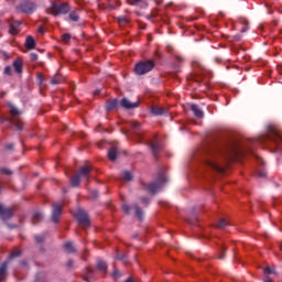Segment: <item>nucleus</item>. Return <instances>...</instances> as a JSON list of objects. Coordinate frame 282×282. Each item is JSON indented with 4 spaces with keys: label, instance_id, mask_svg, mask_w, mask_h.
<instances>
[{
    "label": "nucleus",
    "instance_id": "1",
    "mask_svg": "<svg viewBox=\"0 0 282 282\" xmlns=\"http://www.w3.org/2000/svg\"><path fill=\"white\" fill-rule=\"evenodd\" d=\"M257 142L259 144H273L276 151H282V137L279 134V131L271 129L267 135L260 137L257 140H249L245 145L234 141L223 149L209 150L205 154L204 164L207 169H212V171L224 173L225 169L220 165L221 160L225 164H230V162H235L238 158L252 153V147Z\"/></svg>",
    "mask_w": 282,
    "mask_h": 282
},
{
    "label": "nucleus",
    "instance_id": "2",
    "mask_svg": "<svg viewBox=\"0 0 282 282\" xmlns=\"http://www.w3.org/2000/svg\"><path fill=\"white\" fill-rule=\"evenodd\" d=\"M11 117H0V122H7L8 127H14L15 131H23V121L18 116H21V110L15 105L9 104Z\"/></svg>",
    "mask_w": 282,
    "mask_h": 282
},
{
    "label": "nucleus",
    "instance_id": "3",
    "mask_svg": "<svg viewBox=\"0 0 282 282\" xmlns=\"http://www.w3.org/2000/svg\"><path fill=\"white\" fill-rule=\"evenodd\" d=\"M70 10L72 8L67 2L57 3L52 1L50 8L46 9V12L53 17H61V14H68Z\"/></svg>",
    "mask_w": 282,
    "mask_h": 282
},
{
    "label": "nucleus",
    "instance_id": "4",
    "mask_svg": "<svg viewBox=\"0 0 282 282\" xmlns=\"http://www.w3.org/2000/svg\"><path fill=\"white\" fill-rule=\"evenodd\" d=\"M155 67V61L148 59V61H140L134 66V74L137 76H144V74H149Z\"/></svg>",
    "mask_w": 282,
    "mask_h": 282
},
{
    "label": "nucleus",
    "instance_id": "5",
    "mask_svg": "<svg viewBox=\"0 0 282 282\" xmlns=\"http://www.w3.org/2000/svg\"><path fill=\"white\" fill-rule=\"evenodd\" d=\"M166 182H169L166 175L160 173L156 181L148 184L147 188L149 193H151V195H156L160 188H162V186H164Z\"/></svg>",
    "mask_w": 282,
    "mask_h": 282
},
{
    "label": "nucleus",
    "instance_id": "6",
    "mask_svg": "<svg viewBox=\"0 0 282 282\" xmlns=\"http://www.w3.org/2000/svg\"><path fill=\"white\" fill-rule=\"evenodd\" d=\"M75 217L83 228H89V226H91V220H89V214H87V212L78 209Z\"/></svg>",
    "mask_w": 282,
    "mask_h": 282
},
{
    "label": "nucleus",
    "instance_id": "7",
    "mask_svg": "<svg viewBox=\"0 0 282 282\" xmlns=\"http://www.w3.org/2000/svg\"><path fill=\"white\" fill-rule=\"evenodd\" d=\"M18 10L24 14H32L36 10V4L30 0H24L19 4Z\"/></svg>",
    "mask_w": 282,
    "mask_h": 282
},
{
    "label": "nucleus",
    "instance_id": "8",
    "mask_svg": "<svg viewBox=\"0 0 282 282\" xmlns=\"http://www.w3.org/2000/svg\"><path fill=\"white\" fill-rule=\"evenodd\" d=\"M131 131L130 134L133 135V138H138V140H142L144 138V132L140 131L142 129V124L138 121L130 122Z\"/></svg>",
    "mask_w": 282,
    "mask_h": 282
},
{
    "label": "nucleus",
    "instance_id": "9",
    "mask_svg": "<svg viewBox=\"0 0 282 282\" xmlns=\"http://www.w3.org/2000/svg\"><path fill=\"white\" fill-rule=\"evenodd\" d=\"M77 175L82 178V182H89V178L91 177V166L85 165L80 167Z\"/></svg>",
    "mask_w": 282,
    "mask_h": 282
},
{
    "label": "nucleus",
    "instance_id": "10",
    "mask_svg": "<svg viewBox=\"0 0 282 282\" xmlns=\"http://www.w3.org/2000/svg\"><path fill=\"white\" fill-rule=\"evenodd\" d=\"M63 214V205L58 203H53V210H52V221L53 224H58V218Z\"/></svg>",
    "mask_w": 282,
    "mask_h": 282
},
{
    "label": "nucleus",
    "instance_id": "11",
    "mask_svg": "<svg viewBox=\"0 0 282 282\" xmlns=\"http://www.w3.org/2000/svg\"><path fill=\"white\" fill-rule=\"evenodd\" d=\"M120 106L123 107V109H137V107H140V102H131L129 99L123 98L120 101Z\"/></svg>",
    "mask_w": 282,
    "mask_h": 282
},
{
    "label": "nucleus",
    "instance_id": "12",
    "mask_svg": "<svg viewBox=\"0 0 282 282\" xmlns=\"http://www.w3.org/2000/svg\"><path fill=\"white\" fill-rule=\"evenodd\" d=\"M21 32V21H15L9 25V34L17 36Z\"/></svg>",
    "mask_w": 282,
    "mask_h": 282
},
{
    "label": "nucleus",
    "instance_id": "13",
    "mask_svg": "<svg viewBox=\"0 0 282 282\" xmlns=\"http://www.w3.org/2000/svg\"><path fill=\"white\" fill-rule=\"evenodd\" d=\"M8 261H4L0 265V282H6V278L8 276Z\"/></svg>",
    "mask_w": 282,
    "mask_h": 282
},
{
    "label": "nucleus",
    "instance_id": "14",
    "mask_svg": "<svg viewBox=\"0 0 282 282\" xmlns=\"http://www.w3.org/2000/svg\"><path fill=\"white\" fill-rule=\"evenodd\" d=\"M0 215H1L2 219H10V218H12V216H13L14 214L12 213V209H10V208H4V207L1 205Z\"/></svg>",
    "mask_w": 282,
    "mask_h": 282
},
{
    "label": "nucleus",
    "instance_id": "15",
    "mask_svg": "<svg viewBox=\"0 0 282 282\" xmlns=\"http://www.w3.org/2000/svg\"><path fill=\"white\" fill-rule=\"evenodd\" d=\"M191 111H193L196 118H204V111L196 104L191 105Z\"/></svg>",
    "mask_w": 282,
    "mask_h": 282
},
{
    "label": "nucleus",
    "instance_id": "16",
    "mask_svg": "<svg viewBox=\"0 0 282 282\" xmlns=\"http://www.w3.org/2000/svg\"><path fill=\"white\" fill-rule=\"evenodd\" d=\"M151 113L153 116H164L167 113L166 109L163 107H152L151 108Z\"/></svg>",
    "mask_w": 282,
    "mask_h": 282
},
{
    "label": "nucleus",
    "instance_id": "17",
    "mask_svg": "<svg viewBox=\"0 0 282 282\" xmlns=\"http://www.w3.org/2000/svg\"><path fill=\"white\" fill-rule=\"evenodd\" d=\"M108 158L111 162H116V160H118V148H110V150L108 151Z\"/></svg>",
    "mask_w": 282,
    "mask_h": 282
},
{
    "label": "nucleus",
    "instance_id": "18",
    "mask_svg": "<svg viewBox=\"0 0 282 282\" xmlns=\"http://www.w3.org/2000/svg\"><path fill=\"white\" fill-rule=\"evenodd\" d=\"M150 149L152 151L153 158H158V153L162 151V145H160V143H150Z\"/></svg>",
    "mask_w": 282,
    "mask_h": 282
},
{
    "label": "nucleus",
    "instance_id": "19",
    "mask_svg": "<svg viewBox=\"0 0 282 282\" xmlns=\"http://www.w3.org/2000/svg\"><path fill=\"white\" fill-rule=\"evenodd\" d=\"M25 47L26 50H34V47H36V42H34V37H32V35L26 36Z\"/></svg>",
    "mask_w": 282,
    "mask_h": 282
},
{
    "label": "nucleus",
    "instance_id": "20",
    "mask_svg": "<svg viewBox=\"0 0 282 282\" xmlns=\"http://www.w3.org/2000/svg\"><path fill=\"white\" fill-rule=\"evenodd\" d=\"M68 19L74 23H78L80 21V15L78 14V9L69 12Z\"/></svg>",
    "mask_w": 282,
    "mask_h": 282
},
{
    "label": "nucleus",
    "instance_id": "21",
    "mask_svg": "<svg viewBox=\"0 0 282 282\" xmlns=\"http://www.w3.org/2000/svg\"><path fill=\"white\" fill-rule=\"evenodd\" d=\"M13 68L17 72V74L23 73V62L21 59H15L13 62Z\"/></svg>",
    "mask_w": 282,
    "mask_h": 282
},
{
    "label": "nucleus",
    "instance_id": "22",
    "mask_svg": "<svg viewBox=\"0 0 282 282\" xmlns=\"http://www.w3.org/2000/svg\"><path fill=\"white\" fill-rule=\"evenodd\" d=\"M118 105H120L118 99H112L107 102L106 109H107V111H112V109H118Z\"/></svg>",
    "mask_w": 282,
    "mask_h": 282
},
{
    "label": "nucleus",
    "instance_id": "23",
    "mask_svg": "<svg viewBox=\"0 0 282 282\" xmlns=\"http://www.w3.org/2000/svg\"><path fill=\"white\" fill-rule=\"evenodd\" d=\"M134 214L135 217H138L139 221H142L144 219V212L138 204H134Z\"/></svg>",
    "mask_w": 282,
    "mask_h": 282
},
{
    "label": "nucleus",
    "instance_id": "24",
    "mask_svg": "<svg viewBox=\"0 0 282 282\" xmlns=\"http://www.w3.org/2000/svg\"><path fill=\"white\" fill-rule=\"evenodd\" d=\"M83 180L80 178V176L78 174H75L72 178H70V185L74 188H78V186H80V182Z\"/></svg>",
    "mask_w": 282,
    "mask_h": 282
},
{
    "label": "nucleus",
    "instance_id": "25",
    "mask_svg": "<svg viewBox=\"0 0 282 282\" xmlns=\"http://www.w3.org/2000/svg\"><path fill=\"white\" fill-rule=\"evenodd\" d=\"M91 279H94V270L87 268L84 275V281L89 282Z\"/></svg>",
    "mask_w": 282,
    "mask_h": 282
},
{
    "label": "nucleus",
    "instance_id": "26",
    "mask_svg": "<svg viewBox=\"0 0 282 282\" xmlns=\"http://www.w3.org/2000/svg\"><path fill=\"white\" fill-rule=\"evenodd\" d=\"M65 250H67V252H69L70 254H74V252H76V248L74 247L73 242H66L64 245Z\"/></svg>",
    "mask_w": 282,
    "mask_h": 282
},
{
    "label": "nucleus",
    "instance_id": "27",
    "mask_svg": "<svg viewBox=\"0 0 282 282\" xmlns=\"http://www.w3.org/2000/svg\"><path fill=\"white\" fill-rule=\"evenodd\" d=\"M97 270H99L100 272H107V262L99 260L97 262Z\"/></svg>",
    "mask_w": 282,
    "mask_h": 282
},
{
    "label": "nucleus",
    "instance_id": "28",
    "mask_svg": "<svg viewBox=\"0 0 282 282\" xmlns=\"http://www.w3.org/2000/svg\"><path fill=\"white\" fill-rule=\"evenodd\" d=\"M121 176L126 182H131V180H133V174L129 171L122 172Z\"/></svg>",
    "mask_w": 282,
    "mask_h": 282
},
{
    "label": "nucleus",
    "instance_id": "29",
    "mask_svg": "<svg viewBox=\"0 0 282 282\" xmlns=\"http://www.w3.org/2000/svg\"><path fill=\"white\" fill-rule=\"evenodd\" d=\"M118 23L121 26L129 25V20L127 19V17H119L118 18Z\"/></svg>",
    "mask_w": 282,
    "mask_h": 282
},
{
    "label": "nucleus",
    "instance_id": "30",
    "mask_svg": "<svg viewBox=\"0 0 282 282\" xmlns=\"http://www.w3.org/2000/svg\"><path fill=\"white\" fill-rule=\"evenodd\" d=\"M226 226H228V221H226V219H220L217 223L216 228L221 229V228H226Z\"/></svg>",
    "mask_w": 282,
    "mask_h": 282
},
{
    "label": "nucleus",
    "instance_id": "31",
    "mask_svg": "<svg viewBox=\"0 0 282 282\" xmlns=\"http://www.w3.org/2000/svg\"><path fill=\"white\" fill-rule=\"evenodd\" d=\"M70 40H72V35H70L69 33H64V34L62 35V41H63L64 43H69Z\"/></svg>",
    "mask_w": 282,
    "mask_h": 282
},
{
    "label": "nucleus",
    "instance_id": "32",
    "mask_svg": "<svg viewBox=\"0 0 282 282\" xmlns=\"http://www.w3.org/2000/svg\"><path fill=\"white\" fill-rule=\"evenodd\" d=\"M122 210L126 215H131V206L123 204L122 205Z\"/></svg>",
    "mask_w": 282,
    "mask_h": 282
},
{
    "label": "nucleus",
    "instance_id": "33",
    "mask_svg": "<svg viewBox=\"0 0 282 282\" xmlns=\"http://www.w3.org/2000/svg\"><path fill=\"white\" fill-rule=\"evenodd\" d=\"M43 219V214L41 213H35L33 215V221H41Z\"/></svg>",
    "mask_w": 282,
    "mask_h": 282
},
{
    "label": "nucleus",
    "instance_id": "34",
    "mask_svg": "<svg viewBox=\"0 0 282 282\" xmlns=\"http://www.w3.org/2000/svg\"><path fill=\"white\" fill-rule=\"evenodd\" d=\"M0 173L3 175H12V171L8 170V167H0Z\"/></svg>",
    "mask_w": 282,
    "mask_h": 282
},
{
    "label": "nucleus",
    "instance_id": "35",
    "mask_svg": "<svg viewBox=\"0 0 282 282\" xmlns=\"http://www.w3.org/2000/svg\"><path fill=\"white\" fill-rule=\"evenodd\" d=\"M141 203L143 204V206H149V204H151V199H149V197L143 196L141 197Z\"/></svg>",
    "mask_w": 282,
    "mask_h": 282
},
{
    "label": "nucleus",
    "instance_id": "36",
    "mask_svg": "<svg viewBox=\"0 0 282 282\" xmlns=\"http://www.w3.org/2000/svg\"><path fill=\"white\" fill-rule=\"evenodd\" d=\"M34 240L36 243H43L45 241V236H35Z\"/></svg>",
    "mask_w": 282,
    "mask_h": 282
},
{
    "label": "nucleus",
    "instance_id": "37",
    "mask_svg": "<svg viewBox=\"0 0 282 282\" xmlns=\"http://www.w3.org/2000/svg\"><path fill=\"white\" fill-rule=\"evenodd\" d=\"M21 256V251L20 250H14L11 252L10 254V259H17V257Z\"/></svg>",
    "mask_w": 282,
    "mask_h": 282
},
{
    "label": "nucleus",
    "instance_id": "38",
    "mask_svg": "<svg viewBox=\"0 0 282 282\" xmlns=\"http://www.w3.org/2000/svg\"><path fill=\"white\" fill-rule=\"evenodd\" d=\"M52 85H58L61 83V77L59 76H54L51 79Z\"/></svg>",
    "mask_w": 282,
    "mask_h": 282
},
{
    "label": "nucleus",
    "instance_id": "39",
    "mask_svg": "<svg viewBox=\"0 0 282 282\" xmlns=\"http://www.w3.org/2000/svg\"><path fill=\"white\" fill-rule=\"evenodd\" d=\"M257 175L258 177H265L268 175V172H265V170H258Z\"/></svg>",
    "mask_w": 282,
    "mask_h": 282
},
{
    "label": "nucleus",
    "instance_id": "40",
    "mask_svg": "<svg viewBox=\"0 0 282 282\" xmlns=\"http://www.w3.org/2000/svg\"><path fill=\"white\" fill-rule=\"evenodd\" d=\"M4 74H6L7 76H12V67H11V66L4 67Z\"/></svg>",
    "mask_w": 282,
    "mask_h": 282
},
{
    "label": "nucleus",
    "instance_id": "41",
    "mask_svg": "<svg viewBox=\"0 0 282 282\" xmlns=\"http://www.w3.org/2000/svg\"><path fill=\"white\" fill-rule=\"evenodd\" d=\"M264 274H276V272L273 269H271L270 267H267L264 269Z\"/></svg>",
    "mask_w": 282,
    "mask_h": 282
},
{
    "label": "nucleus",
    "instance_id": "42",
    "mask_svg": "<svg viewBox=\"0 0 282 282\" xmlns=\"http://www.w3.org/2000/svg\"><path fill=\"white\" fill-rule=\"evenodd\" d=\"M30 58H31V61H33V62L39 61V54H36V53H31V54H30Z\"/></svg>",
    "mask_w": 282,
    "mask_h": 282
},
{
    "label": "nucleus",
    "instance_id": "43",
    "mask_svg": "<svg viewBox=\"0 0 282 282\" xmlns=\"http://www.w3.org/2000/svg\"><path fill=\"white\" fill-rule=\"evenodd\" d=\"M193 67H194V69L197 67H199V69H203V70L205 69L204 66L199 62H194Z\"/></svg>",
    "mask_w": 282,
    "mask_h": 282
},
{
    "label": "nucleus",
    "instance_id": "44",
    "mask_svg": "<svg viewBox=\"0 0 282 282\" xmlns=\"http://www.w3.org/2000/svg\"><path fill=\"white\" fill-rule=\"evenodd\" d=\"M112 276L115 279H120L121 274H120V271L118 269H115L113 273H112Z\"/></svg>",
    "mask_w": 282,
    "mask_h": 282
},
{
    "label": "nucleus",
    "instance_id": "45",
    "mask_svg": "<svg viewBox=\"0 0 282 282\" xmlns=\"http://www.w3.org/2000/svg\"><path fill=\"white\" fill-rule=\"evenodd\" d=\"M219 259H226V248L225 247L221 248V254H220Z\"/></svg>",
    "mask_w": 282,
    "mask_h": 282
},
{
    "label": "nucleus",
    "instance_id": "46",
    "mask_svg": "<svg viewBox=\"0 0 282 282\" xmlns=\"http://www.w3.org/2000/svg\"><path fill=\"white\" fill-rule=\"evenodd\" d=\"M66 268H74V260H68L67 263H66Z\"/></svg>",
    "mask_w": 282,
    "mask_h": 282
},
{
    "label": "nucleus",
    "instance_id": "47",
    "mask_svg": "<svg viewBox=\"0 0 282 282\" xmlns=\"http://www.w3.org/2000/svg\"><path fill=\"white\" fill-rule=\"evenodd\" d=\"M118 261H123L126 263L124 259H127V256H117Z\"/></svg>",
    "mask_w": 282,
    "mask_h": 282
},
{
    "label": "nucleus",
    "instance_id": "48",
    "mask_svg": "<svg viewBox=\"0 0 282 282\" xmlns=\"http://www.w3.org/2000/svg\"><path fill=\"white\" fill-rule=\"evenodd\" d=\"M91 197H93L94 199H96V197H98V191H93V192H91Z\"/></svg>",
    "mask_w": 282,
    "mask_h": 282
},
{
    "label": "nucleus",
    "instance_id": "49",
    "mask_svg": "<svg viewBox=\"0 0 282 282\" xmlns=\"http://www.w3.org/2000/svg\"><path fill=\"white\" fill-rule=\"evenodd\" d=\"M7 149H8V151H12V149H14V144L9 143V144L7 145Z\"/></svg>",
    "mask_w": 282,
    "mask_h": 282
},
{
    "label": "nucleus",
    "instance_id": "50",
    "mask_svg": "<svg viewBox=\"0 0 282 282\" xmlns=\"http://www.w3.org/2000/svg\"><path fill=\"white\" fill-rule=\"evenodd\" d=\"M263 281H264V282H272V279H270V276H265V278L263 279Z\"/></svg>",
    "mask_w": 282,
    "mask_h": 282
},
{
    "label": "nucleus",
    "instance_id": "51",
    "mask_svg": "<svg viewBox=\"0 0 282 282\" xmlns=\"http://www.w3.org/2000/svg\"><path fill=\"white\" fill-rule=\"evenodd\" d=\"M37 32H40L41 34H43V26H40V28L37 29Z\"/></svg>",
    "mask_w": 282,
    "mask_h": 282
},
{
    "label": "nucleus",
    "instance_id": "52",
    "mask_svg": "<svg viewBox=\"0 0 282 282\" xmlns=\"http://www.w3.org/2000/svg\"><path fill=\"white\" fill-rule=\"evenodd\" d=\"M3 56H4V58H10V55L6 52H3Z\"/></svg>",
    "mask_w": 282,
    "mask_h": 282
},
{
    "label": "nucleus",
    "instance_id": "53",
    "mask_svg": "<svg viewBox=\"0 0 282 282\" xmlns=\"http://www.w3.org/2000/svg\"><path fill=\"white\" fill-rule=\"evenodd\" d=\"M135 1V3H142V1H144V0H134Z\"/></svg>",
    "mask_w": 282,
    "mask_h": 282
},
{
    "label": "nucleus",
    "instance_id": "54",
    "mask_svg": "<svg viewBox=\"0 0 282 282\" xmlns=\"http://www.w3.org/2000/svg\"><path fill=\"white\" fill-rule=\"evenodd\" d=\"M98 94H100V90L95 91V96H98Z\"/></svg>",
    "mask_w": 282,
    "mask_h": 282
},
{
    "label": "nucleus",
    "instance_id": "55",
    "mask_svg": "<svg viewBox=\"0 0 282 282\" xmlns=\"http://www.w3.org/2000/svg\"><path fill=\"white\" fill-rule=\"evenodd\" d=\"M126 282H133V280L129 278L128 280H126Z\"/></svg>",
    "mask_w": 282,
    "mask_h": 282
}]
</instances>
